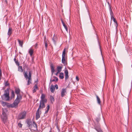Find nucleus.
Wrapping results in <instances>:
<instances>
[{
  "label": "nucleus",
  "instance_id": "1",
  "mask_svg": "<svg viewBox=\"0 0 132 132\" xmlns=\"http://www.w3.org/2000/svg\"><path fill=\"white\" fill-rule=\"evenodd\" d=\"M45 94L42 93L40 97L41 100L40 101L39 104L38 109L40 110L41 109L44 108L45 106V104L47 103V100L45 98Z\"/></svg>",
  "mask_w": 132,
  "mask_h": 132
},
{
  "label": "nucleus",
  "instance_id": "2",
  "mask_svg": "<svg viewBox=\"0 0 132 132\" xmlns=\"http://www.w3.org/2000/svg\"><path fill=\"white\" fill-rule=\"evenodd\" d=\"M7 110L6 109H3L2 115H1V120L4 124H5L7 120V117L6 113Z\"/></svg>",
  "mask_w": 132,
  "mask_h": 132
},
{
  "label": "nucleus",
  "instance_id": "3",
  "mask_svg": "<svg viewBox=\"0 0 132 132\" xmlns=\"http://www.w3.org/2000/svg\"><path fill=\"white\" fill-rule=\"evenodd\" d=\"M1 97L3 100L7 101L10 100L9 88H7L4 90V94L1 96Z\"/></svg>",
  "mask_w": 132,
  "mask_h": 132
},
{
  "label": "nucleus",
  "instance_id": "4",
  "mask_svg": "<svg viewBox=\"0 0 132 132\" xmlns=\"http://www.w3.org/2000/svg\"><path fill=\"white\" fill-rule=\"evenodd\" d=\"M24 78L26 80L28 79L27 85H29L31 83V71L29 72V75L28 76L27 72H24Z\"/></svg>",
  "mask_w": 132,
  "mask_h": 132
},
{
  "label": "nucleus",
  "instance_id": "5",
  "mask_svg": "<svg viewBox=\"0 0 132 132\" xmlns=\"http://www.w3.org/2000/svg\"><path fill=\"white\" fill-rule=\"evenodd\" d=\"M20 101L19 100L16 99L13 103L10 104L9 105H8V106L9 107V108H15L18 105Z\"/></svg>",
  "mask_w": 132,
  "mask_h": 132
},
{
  "label": "nucleus",
  "instance_id": "6",
  "mask_svg": "<svg viewBox=\"0 0 132 132\" xmlns=\"http://www.w3.org/2000/svg\"><path fill=\"white\" fill-rule=\"evenodd\" d=\"M26 112L24 111L23 112L20 113L18 115V119L19 120L22 119H24L26 116Z\"/></svg>",
  "mask_w": 132,
  "mask_h": 132
},
{
  "label": "nucleus",
  "instance_id": "7",
  "mask_svg": "<svg viewBox=\"0 0 132 132\" xmlns=\"http://www.w3.org/2000/svg\"><path fill=\"white\" fill-rule=\"evenodd\" d=\"M94 128L98 132H103L100 128V125L99 123H98L97 125L96 124H95L94 125Z\"/></svg>",
  "mask_w": 132,
  "mask_h": 132
},
{
  "label": "nucleus",
  "instance_id": "8",
  "mask_svg": "<svg viewBox=\"0 0 132 132\" xmlns=\"http://www.w3.org/2000/svg\"><path fill=\"white\" fill-rule=\"evenodd\" d=\"M67 94L66 88H63L62 89L61 93V96L62 97H63L65 96Z\"/></svg>",
  "mask_w": 132,
  "mask_h": 132
},
{
  "label": "nucleus",
  "instance_id": "9",
  "mask_svg": "<svg viewBox=\"0 0 132 132\" xmlns=\"http://www.w3.org/2000/svg\"><path fill=\"white\" fill-rule=\"evenodd\" d=\"M26 122L27 124L28 127L31 128L32 126V123L30 120L28 119L26 121Z\"/></svg>",
  "mask_w": 132,
  "mask_h": 132
},
{
  "label": "nucleus",
  "instance_id": "10",
  "mask_svg": "<svg viewBox=\"0 0 132 132\" xmlns=\"http://www.w3.org/2000/svg\"><path fill=\"white\" fill-rule=\"evenodd\" d=\"M40 111V110L37 109V111H36V120L38 119L40 117V113H41Z\"/></svg>",
  "mask_w": 132,
  "mask_h": 132
},
{
  "label": "nucleus",
  "instance_id": "11",
  "mask_svg": "<svg viewBox=\"0 0 132 132\" xmlns=\"http://www.w3.org/2000/svg\"><path fill=\"white\" fill-rule=\"evenodd\" d=\"M53 78H54V79H52V78H51L50 80V82H51L55 81L57 82L58 81V79L56 77L54 76Z\"/></svg>",
  "mask_w": 132,
  "mask_h": 132
},
{
  "label": "nucleus",
  "instance_id": "12",
  "mask_svg": "<svg viewBox=\"0 0 132 132\" xmlns=\"http://www.w3.org/2000/svg\"><path fill=\"white\" fill-rule=\"evenodd\" d=\"M50 67L51 69V72L52 73V76L53 75V73H54L55 70L54 69V67L53 65V64H51L50 65Z\"/></svg>",
  "mask_w": 132,
  "mask_h": 132
},
{
  "label": "nucleus",
  "instance_id": "13",
  "mask_svg": "<svg viewBox=\"0 0 132 132\" xmlns=\"http://www.w3.org/2000/svg\"><path fill=\"white\" fill-rule=\"evenodd\" d=\"M1 102L2 105L3 106H6L7 107L9 108V107L8 106V105H10V104L9 103H7L6 102H4L3 101H1Z\"/></svg>",
  "mask_w": 132,
  "mask_h": 132
},
{
  "label": "nucleus",
  "instance_id": "14",
  "mask_svg": "<svg viewBox=\"0 0 132 132\" xmlns=\"http://www.w3.org/2000/svg\"><path fill=\"white\" fill-rule=\"evenodd\" d=\"M34 52V50L31 48H30L29 50L28 53L31 56L33 55Z\"/></svg>",
  "mask_w": 132,
  "mask_h": 132
},
{
  "label": "nucleus",
  "instance_id": "15",
  "mask_svg": "<svg viewBox=\"0 0 132 132\" xmlns=\"http://www.w3.org/2000/svg\"><path fill=\"white\" fill-rule=\"evenodd\" d=\"M15 96L14 92V91L12 90L11 92V96L10 97V100H11L13 98H14Z\"/></svg>",
  "mask_w": 132,
  "mask_h": 132
},
{
  "label": "nucleus",
  "instance_id": "16",
  "mask_svg": "<svg viewBox=\"0 0 132 132\" xmlns=\"http://www.w3.org/2000/svg\"><path fill=\"white\" fill-rule=\"evenodd\" d=\"M111 20H113L114 22L116 23V28H117L118 26L117 22L113 16L111 17Z\"/></svg>",
  "mask_w": 132,
  "mask_h": 132
},
{
  "label": "nucleus",
  "instance_id": "17",
  "mask_svg": "<svg viewBox=\"0 0 132 132\" xmlns=\"http://www.w3.org/2000/svg\"><path fill=\"white\" fill-rule=\"evenodd\" d=\"M12 29L10 27L8 29L7 35L9 36H10L12 34Z\"/></svg>",
  "mask_w": 132,
  "mask_h": 132
},
{
  "label": "nucleus",
  "instance_id": "18",
  "mask_svg": "<svg viewBox=\"0 0 132 132\" xmlns=\"http://www.w3.org/2000/svg\"><path fill=\"white\" fill-rule=\"evenodd\" d=\"M55 87L53 85H51L50 87V90L51 92L52 93H53L55 91Z\"/></svg>",
  "mask_w": 132,
  "mask_h": 132
},
{
  "label": "nucleus",
  "instance_id": "19",
  "mask_svg": "<svg viewBox=\"0 0 132 132\" xmlns=\"http://www.w3.org/2000/svg\"><path fill=\"white\" fill-rule=\"evenodd\" d=\"M18 40L19 43V45L21 47H23V41H21L19 39H18Z\"/></svg>",
  "mask_w": 132,
  "mask_h": 132
},
{
  "label": "nucleus",
  "instance_id": "20",
  "mask_svg": "<svg viewBox=\"0 0 132 132\" xmlns=\"http://www.w3.org/2000/svg\"><path fill=\"white\" fill-rule=\"evenodd\" d=\"M34 89L33 90V93L35 92L37 89H38V87L37 85L35 84L33 87Z\"/></svg>",
  "mask_w": 132,
  "mask_h": 132
},
{
  "label": "nucleus",
  "instance_id": "21",
  "mask_svg": "<svg viewBox=\"0 0 132 132\" xmlns=\"http://www.w3.org/2000/svg\"><path fill=\"white\" fill-rule=\"evenodd\" d=\"M96 97L97 98V103L100 105H101V101L100 98L97 95H96Z\"/></svg>",
  "mask_w": 132,
  "mask_h": 132
},
{
  "label": "nucleus",
  "instance_id": "22",
  "mask_svg": "<svg viewBox=\"0 0 132 132\" xmlns=\"http://www.w3.org/2000/svg\"><path fill=\"white\" fill-rule=\"evenodd\" d=\"M20 90L19 88H16L15 89V93L17 95L19 94Z\"/></svg>",
  "mask_w": 132,
  "mask_h": 132
},
{
  "label": "nucleus",
  "instance_id": "23",
  "mask_svg": "<svg viewBox=\"0 0 132 132\" xmlns=\"http://www.w3.org/2000/svg\"><path fill=\"white\" fill-rule=\"evenodd\" d=\"M50 99L51 103H53L55 100L54 97L52 96L51 95L50 96Z\"/></svg>",
  "mask_w": 132,
  "mask_h": 132
},
{
  "label": "nucleus",
  "instance_id": "24",
  "mask_svg": "<svg viewBox=\"0 0 132 132\" xmlns=\"http://www.w3.org/2000/svg\"><path fill=\"white\" fill-rule=\"evenodd\" d=\"M59 78L61 79H63L64 78V75L63 72H60V75L59 76Z\"/></svg>",
  "mask_w": 132,
  "mask_h": 132
},
{
  "label": "nucleus",
  "instance_id": "25",
  "mask_svg": "<svg viewBox=\"0 0 132 132\" xmlns=\"http://www.w3.org/2000/svg\"><path fill=\"white\" fill-rule=\"evenodd\" d=\"M17 95V97L16 99L20 101V100L22 98V96L20 94Z\"/></svg>",
  "mask_w": 132,
  "mask_h": 132
},
{
  "label": "nucleus",
  "instance_id": "26",
  "mask_svg": "<svg viewBox=\"0 0 132 132\" xmlns=\"http://www.w3.org/2000/svg\"><path fill=\"white\" fill-rule=\"evenodd\" d=\"M57 71L60 72L62 71V67L60 66H58L57 67Z\"/></svg>",
  "mask_w": 132,
  "mask_h": 132
},
{
  "label": "nucleus",
  "instance_id": "27",
  "mask_svg": "<svg viewBox=\"0 0 132 132\" xmlns=\"http://www.w3.org/2000/svg\"><path fill=\"white\" fill-rule=\"evenodd\" d=\"M18 71L20 72H22L23 71V69L21 66H19L18 67Z\"/></svg>",
  "mask_w": 132,
  "mask_h": 132
},
{
  "label": "nucleus",
  "instance_id": "28",
  "mask_svg": "<svg viewBox=\"0 0 132 132\" xmlns=\"http://www.w3.org/2000/svg\"><path fill=\"white\" fill-rule=\"evenodd\" d=\"M50 106L49 105H48L46 107V108L47 109V110H46L45 112V113L46 114L49 111V110L50 109Z\"/></svg>",
  "mask_w": 132,
  "mask_h": 132
},
{
  "label": "nucleus",
  "instance_id": "29",
  "mask_svg": "<svg viewBox=\"0 0 132 132\" xmlns=\"http://www.w3.org/2000/svg\"><path fill=\"white\" fill-rule=\"evenodd\" d=\"M65 49H64L62 53V58H64L65 57Z\"/></svg>",
  "mask_w": 132,
  "mask_h": 132
},
{
  "label": "nucleus",
  "instance_id": "30",
  "mask_svg": "<svg viewBox=\"0 0 132 132\" xmlns=\"http://www.w3.org/2000/svg\"><path fill=\"white\" fill-rule=\"evenodd\" d=\"M62 63H63L65 65L66 63L65 62V58H62Z\"/></svg>",
  "mask_w": 132,
  "mask_h": 132
},
{
  "label": "nucleus",
  "instance_id": "31",
  "mask_svg": "<svg viewBox=\"0 0 132 132\" xmlns=\"http://www.w3.org/2000/svg\"><path fill=\"white\" fill-rule=\"evenodd\" d=\"M14 61L17 65L18 66H19V63L18 61V60H16V58H14Z\"/></svg>",
  "mask_w": 132,
  "mask_h": 132
},
{
  "label": "nucleus",
  "instance_id": "32",
  "mask_svg": "<svg viewBox=\"0 0 132 132\" xmlns=\"http://www.w3.org/2000/svg\"><path fill=\"white\" fill-rule=\"evenodd\" d=\"M56 36H55L54 35V36L52 38V40L53 41V42L55 44L56 43Z\"/></svg>",
  "mask_w": 132,
  "mask_h": 132
},
{
  "label": "nucleus",
  "instance_id": "33",
  "mask_svg": "<svg viewBox=\"0 0 132 132\" xmlns=\"http://www.w3.org/2000/svg\"><path fill=\"white\" fill-rule=\"evenodd\" d=\"M100 118L99 117H96V118L95 120L97 122V124L96 123V124L97 125V124L99 123L98 122H99V121H100Z\"/></svg>",
  "mask_w": 132,
  "mask_h": 132
},
{
  "label": "nucleus",
  "instance_id": "34",
  "mask_svg": "<svg viewBox=\"0 0 132 132\" xmlns=\"http://www.w3.org/2000/svg\"><path fill=\"white\" fill-rule=\"evenodd\" d=\"M45 43V47L46 50H47V49L48 44L47 43V41L45 40L44 42Z\"/></svg>",
  "mask_w": 132,
  "mask_h": 132
},
{
  "label": "nucleus",
  "instance_id": "35",
  "mask_svg": "<svg viewBox=\"0 0 132 132\" xmlns=\"http://www.w3.org/2000/svg\"><path fill=\"white\" fill-rule=\"evenodd\" d=\"M4 85L5 86H9L10 85L9 84L8 82V81H5V80Z\"/></svg>",
  "mask_w": 132,
  "mask_h": 132
},
{
  "label": "nucleus",
  "instance_id": "36",
  "mask_svg": "<svg viewBox=\"0 0 132 132\" xmlns=\"http://www.w3.org/2000/svg\"><path fill=\"white\" fill-rule=\"evenodd\" d=\"M64 73H65V75H68V69L67 68H65L64 70Z\"/></svg>",
  "mask_w": 132,
  "mask_h": 132
},
{
  "label": "nucleus",
  "instance_id": "37",
  "mask_svg": "<svg viewBox=\"0 0 132 132\" xmlns=\"http://www.w3.org/2000/svg\"><path fill=\"white\" fill-rule=\"evenodd\" d=\"M33 126L35 127L36 128H37V123H36V122H35V121H33Z\"/></svg>",
  "mask_w": 132,
  "mask_h": 132
},
{
  "label": "nucleus",
  "instance_id": "38",
  "mask_svg": "<svg viewBox=\"0 0 132 132\" xmlns=\"http://www.w3.org/2000/svg\"><path fill=\"white\" fill-rule=\"evenodd\" d=\"M63 26H64V27L65 28V29L66 30V31L68 32V27L65 24V23H63Z\"/></svg>",
  "mask_w": 132,
  "mask_h": 132
},
{
  "label": "nucleus",
  "instance_id": "39",
  "mask_svg": "<svg viewBox=\"0 0 132 132\" xmlns=\"http://www.w3.org/2000/svg\"><path fill=\"white\" fill-rule=\"evenodd\" d=\"M18 125L19 127L20 128H22V125L20 123V122L18 123Z\"/></svg>",
  "mask_w": 132,
  "mask_h": 132
},
{
  "label": "nucleus",
  "instance_id": "40",
  "mask_svg": "<svg viewBox=\"0 0 132 132\" xmlns=\"http://www.w3.org/2000/svg\"><path fill=\"white\" fill-rule=\"evenodd\" d=\"M2 76V70L1 69H0V81L1 79V77Z\"/></svg>",
  "mask_w": 132,
  "mask_h": 132
},
{
  "label": "nucleus",
  "instance_id": "41",
  "mask_svg": "<svg viewBox=\"0 0 132 132\" xmlns=\"http://www.w3.org/2000/svg\"><path fill=\"white\" fill-rule=\"evenodd\" d=\"M110 13L111 17L113 16V14L112 11H110Z\"/></svg>",
  "mask_w": 132,
  "mask_h": 132
},
{
  "label": "nucleus",
  "instance_id": "42",
  "mask_svg": "<svg viewBox=\"0 0 132 132\" xmlns=\"http://www.w3.org/2000/svg\"><path fill=\"white\" fill-rule=\"evenodd\" d=\"M69 75H65V80H66L69 78Z\"/></svg>",
  "mask_w": 132,
  "mask_h": 132
},
{
  "label": "nucleus",
  "instance_id": "43",
  "mask_svg": "<svg viewBox=\"0 0 132 132\" xmlns=\"http://www.w3.org/2000/svg\"><path fill=\"white\" fill-rule=\"evenodd\" d=\"M55 88L56 89H57L58 88V85L57 84H56L55 85Z\"/></svg>",
  "mask_w": 132,
  "mask_h": 132
},
{
  "label": "nucleus",
  "instance_id": "44",
  "mask_svg": "<svg viewBox=\"0 0 132 132\" xmlns=\"http://www.w3.org/2000/svg\"><path fill=\"white\" fill-rule=\"evenodd\" d=\"M76 80H77L78 81L79 80V79L78 78V76H76Z\"/></svg>",
  "mask_w": 132,
  "mask_h": 132
},
{
  "label": "nucleus",
  "instance_id": "45",
  "mask_svg": "<svg viewBox=\"0 0 132 132\" xmlns=\"http://www.w3.org/2000/svg\"><path fill=\"white\" fill-rule=\"evenodd\" d=\"M109 11H110H110H112V9H111V6H109Z\"/></svg>",
  "mask_w": 132,
  "mask_h": 132
},
{
  "label": "nucleus",
  "instance_id": "46",
  "mask_svg": "<svg viewBox=\"0 0 132 132\" xmlns=\"http://www.w3.org/2000/svg\"><path fill=\"white\" fill-rule=\"evenodd\" d=\"M38 44L37 43H36V44L34 45V46H35V48H37V46Z\"/></svg>",
  "mask_w": 132,
  "mask_h": 132
},
{
  "label": "nucleus",
  "instance_id": "47",
  "mask_svg": "<svg viewBox=\"0 0 132 132\" xmlns=\"http://www.w3.org/2000/svg\"><path fill=\"white\" fill-rule=\"evenodd\" d=\"M59 73H60V72H58V71H57V72L56 73H55V75H56V76H57V75H58V74Z\"/></svg>",
  "mask_w": 132,
  "mask_h": 132
},
{
  "label": "nucleus",
  "instance_id": "48",
  "mask_svg": "<svg viewBox=\"0 0 132 132\" xmlns=\"http://www.w3.org/2000/svg\"><path fill=\"white\" fill-rule=\"evenodd\" d=\"M118 64L119 66L121 64L119 62L116 63V65L117 66H118Z\"/></svg>",
  "mask_w": 132,
  "mask_h": 132
},
{
  "label": "nucleus",
  "instance_id": "49",
  "mask_svg": "<svg viewBox=\"0 0 132 132\" xmlns=\"http://www.w3.org/2000/svg\"><path fill=\"white\" fill-rule=\"evenodd\" d=\"M61 22H62V24H63V23H64L62 19H61Z\"/></svg>",
  "mask_w": 132,
  "mask_h": 132
},
{
  "label": "nucleus",
  "instance_id": "50",
  "mask_svg": "<svg viewBox=\"0 0 132 132\" xmlns=\"http://www.w3.org/2000/svg\"><path fill=\"white\" fill-rule=\"evenodd\" d=\"M61 22H62V24H63V23H64L62 19H61Z\"/></svg>",
  "mask_w": 132,
  "mask_h": 132
},
{
  "label": "nucleus",
  "instance_id": "51",
  "mask_svg": "<svg viewBox=\"0 0 132 132\" xmlns=\"http://www.w3.org/2000/svg\"><path fill=\"white\" fill-rule=\"evenodd\" d=\"M5 3H6V4H7V0H5Z\"/></svg>",
  "mask_w": 132,
  "mask_h": 132
},
{
  "label": "nucleus",
  "instance_id": "52",
  "mask_svg": "<svg viewBox=\"0 0 132 132\" xmlns=\"http://www.w3.org/2000/svg\"><path fill=\"white\" fill-rule=\"evenodd\" d=\"M107 3H108V4L109 6H110V3H109V2H107Z\"/></svg>",
  "mask_w": 132,
  "mask_h": 132
},
{
  "label": "nucleus",
  "instance_id": "53",
  "mask_svg": "<svg viewBox=\"0 0 132 132\" xmlns=\"http://www.w3.org/2000/svg\"><path fill=\"white\" fill-rule=\"evenodd\" d=\"M19 53L20 54H22V53H21V52H19Z\"/></svg>",
  "mask_w": 132,
  "mask_h": 132
},
{
  "label": "nucleus",
  "instance_id": "54",
  "mask_svg": "<svg viewBox=\"0 0 132 132\" xmlns=\"http://www.w3.org/2000/svg\"><path fill=\"white\" fill-rule=\"evenodd\" d=\"M49 132H52L51 131H49Z\"/></svg>",
  "mask_w": 132,
  "mask_h": 132
}]
</instances>
